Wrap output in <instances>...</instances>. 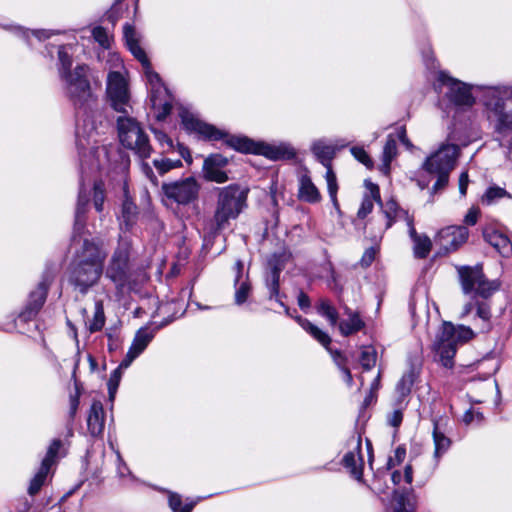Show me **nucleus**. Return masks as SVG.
Listing matches in <instances>:
<instances>
[{
    "mask_svg": "<svg viewBox=\"0 0 512 512\" xmlns=\"http://www.w3.org/2000/svg\"><path fill=\"white\" fill-rule=\"evenodd\" d=\"M70 46L61 45L58 49L57 70L63 83L67 97L76 110V146L81 162L85 161L87 152L94 156L98 148L95 146L97 124H102L103 113L96 96L92 93L89 72L86 64H78L71 69L73 58Z\"/></svg>",
    "mask_w": 512,
    "mask_h": 512,
    "instance_id": "f257e3e1",
    "label": "nucleus"
},
{
    "mask_svg": "<svg viewBox=\"0 0 512 512\" xmlns=\"http://www.w3.org/2000/svg\"><path fill=\"white\" fill-rule=\"evenodd\" d=\"M126 45L133 56L141 63L150 91V102L155 118L163 121L170 113L173 97L162 82L159 74L155 72L142 47L139 45L138 35L134 27L126 23L123 27Z\"/></svg>",
    "mask_w": 512,
    "mask_h": 512,
    "instance_id": "f03ea898",
    "label": "nucleus"
},
{
    "mask_svg": "<svg viewBox=\"0 0 512 512\" xmlns=\"http://www.w3.org/2000/svg\"><path fill=\"white\" fill-rule=\"evenodd\" d=\"M481 101L497 132L512 130V90L509 87L487 86Z\"/></svg>",
    "mask_w": 512,
    "mask_h": 512,
    "instance_id": "7ed1b4c3",
    "label": "nucleus"
},
{
    "mask_svg": "<svg viewBox=\"0 0 512 512\" xmlns=\"http://www.w3.org/2000/svg\"><path fill=\"white\" fill-rule=\"evenodd\" d=\"M248 190L237 184L218 189L217 202L213 215L214 231L227 228L230 220H235L247 207Z\"/></svg>",
    "mask_w": 512,
    "mask_h": 512,
    "instance_id": "20e7f679",
    "label": "nucleus"
},
{
    "mask_svg": "<svg viewBox=\"0 0 512 512\" xmlns=\"http://www.w3.org/2000/svg\"><path fill=\"white\" fill-rule=\"evenodd\" d=\"M131 251V240L128 237L121 236L107 265L104 267L103 273L114 284L117 294H122L131 287L133 277Z\"/></svg>",
    "mask_w": 512,
    "mask_h": 512,
    "instance_id": "39448f33",
    "label": "nucleus"
},
{
    "mask_svg": "<svg viewBox=\"0 0 512 512\" xmlns=\"http://www.w3.org/2000/svg\"><path fill=\"white\" fill-rule=\"evenodd\" d=\"M473 337L474 332L470 327L455 326L450 322H444L433 344V349L441 364L446 368H452L458 344L465 343Z\"/></svg>",
    "mask_w": 512,
    "mask_h": 512,
    "instance_id": "423d86ee",
    "label": "nucleus"
},
{
    "mask_svg": "<svg viewBox=\"0 0 512 512\" xmlns=\"http://www.w3.org/2000/svg\"><path fill=\"white\" fill-rule=\"evenodd\" d=\"M117 131L120 143L132 150L142 160L151 156L152 147L140 123L130 114L117 118Z\"/></svg>",
    "mask_w": 512,
    "mask_h": 512,
    "instance_id": "0eeeda50",
    "label": "nucleus"
},
{
    "mask_svg": "<svg viewBox=\"0 0 512 512\" xmlns=\"http://www.w3.org/2000/svg\"><path fill=\"white\" fill-rule=\"evenodd\" d=\"M462 292L471 299L488 300L500 288L498 280L486 278L481 265L460 266L457 268Z\"/></svg>",
    "mask_w": 512,
    "mask_h": 512,
    "instance_id": "6e6552de",
    "label": "nucleus"
},
{
    "mask_svg": "<svg viewBox=\"0 0 512 512\" xmlns=\"http://www.w3.org/2000/svg\"><path fill=\"white\" fill-rule=\"evenodd\" d=\"M227 145L242 153L263 155L266 158L278 160H290L296 156L295 149L288 143L269 144L256 142L244 136L229 137Z\"/></svg>",
    "mask_w": 512,
    "mask_h": 512,
    "instance_id": "1a4fd4ad",
    "label": "nucleus"
},
{
    "mask_svg": "<svg viewBox=\"0 0 512 512\" xmlns=\"http://www.w3.org/2000/svg\"><path fill=\"white\" fill-rule=\"evenodd\" d=\"M106 97L108 104L115 112L125 115L132 113L131 94L123 72H109L106 83Z\"/></svg>",
    "mask_w": 512,
    "mask_h": 512,
    "instance_id": "9d476101",
    "label": "nucleus"
},
{
    "mask_svg": "<svg viewBox=\"0 0 512 512\" xmlns=\"http://www.w3.org/2000/svg\"><path fill=\"white\" fill-rule=\"evenodd\" d=\"M177 110L181 124L188 133H195L205 140H223L226 144L229 137H232L226 131L203 122L191 107L179 104Z\"/></svg>",
    "mask_w": 512,
    "mask_h": 512,
    "instance_id": "9b49d317",
    "label": "nucleus"
},
{
    "mask_svg": "<svg viewBox=\"0 0 512 512\" xmlns=\"http://www.w3.org/2000/svg\"><path fill=\"white\" fill-rule=\"evenodd\" d=\"M200 188V184L194 177L162 184V191L165 197L178 205H189L197 201Z\"/></svg>",
    "mask_w": 512,
    "mask_h": 512,
    "instance_id": "f8f14e48",
    "label": "nucleus"
},
{
    "mask_svg": "<svg viewBox=\"0 0 512 512\" xmlns=\"http://www.w3.org/2000/svg\"><path fill=\"white\" fill-rule=\"evenodd\" d=\"M103 271V267L71 262L68 281L73 286L74 290L85 295L92 287L98 284L103 275Z\"/></svg>",
    "mask_w": 512,
    "mask_h": 512,
    "instance_id": "ddd939ff",
    "label": "nucleus"
},
{
    "mask_svg": "<svg viewBox=\"0 0 512 512\" xmlns=\"http://www.w3.org/2000/svg\"><path fill=\"white\" fill-rule=\"evenodd\" d=\"M438 82L448 88L447 97L454 105L458 107H471L475 103V98L472 94V89H483L482 86H471L461 82L446 72L441 71L438 73Z\"/></svg>",
    "mask_w": 512,
    "mask_h": 512,
    "instance_id": "4468645a",
    "label": "nucleus"
},
{
    "mask_svg": "<svg viewBox=\"0 0 512 512\" xmlns=\"http://www.w3.org/2000/svg\"><path fill=\"white\" fill-rule=\"evenodd\" d=\"M460 149L456 144H442L437 151L431 154L423 163L427 172L452 171L459 156Z\"/></svg>",
    "mask_w": 512,
    "mask_h": 512,
    "instance_id": "2eb2a0df",
    "label": "nucleus"
},
{
    "mask_svg": "<svg viewBox=\"0 0 512 512\" xmlns=\"http://www.w3.org/2000/svg\"><path fill=\"white\" fill-rule=\"evenodd\" d=\"M106 257L107 250L101 241L85 239L75 248L71 262L104 268Z\"/></svg>",
    "mask_w": 512,
    "mask_h": 512,
    "instance_id": "dca6fc26",
    "label": "nucleus"
},
{
    "mask_svg": "<svg viewBox=\"0 0 512 512\" xmlns=\"http://www.w3.org/2000/svg\"><path fill=\"white\" fill-rule=\"evenodd\" d=\"M50 283V276L44 275L37 287L30 292L26 305L18 315V320L28 322L37 316L46 301Z\"/></svg>",
    "mask_w": 512,
    "mask_h": 512,
    "instance_id": "f3484780",
    "label": "nucleus"
},
{
    "mask_svg": "<svg viewBox=\"0 0 512 512\" xmlns=\"http://www.w3.org/2000/svg\"><path fill=\"white\" fill-rule=\"evenodd\" d=\"M349 444L352 446V450L344 455L342 464L353 478L362 481L364 462L361 455V437H352Z\"/></svg>",
    "mask_w": 512,
    "mask_h": 512,
    "instance_id": "a211bd4d",
    "label": "nucleus"
},
{
    "mask_svg": "<svg viewBox=\"0 0 512 512\" xmlns=\"http://www.w3.org/2000/svg\"><path fill=\"white\" fill-rule=\"evenodd\" d=\"M228 164V159L221 154H212L208 156L203 163V176L207 181L224 183L228 180V175L224 170Z\"/></svg>",
    "mask_w": 512,
    "mask_h": 512,
    "instance_id": "6ab92c4d",
    "label": "nucleus"
},
{
    "mask_svg": "<svg viewBox=\"0 0 512 512\" xmlns=\"http://www.w3.org/2000/svg\"><path fill=\"white\" fill-rule=\"evenodd\" d=\"M154 336V330L149 327L140 328L136 332L125 358L120 363V367L128 368L130 364L147 348Z\"/></svg>",
    "mask_w": 512,
    "mask_h": 512,
    "instance_id": "aec40b11",
    "label": "nucleus"
},
{
    "mask_svg": "<svg viewBox=\"0 0 512 512\" xmlns=\"http://www.w3.org/2000/svg\"><path fill=\"white\" fill-rule=\"evenodd\" d=\"M468 235L469 231L464 226H449L438 233V240L446 252H451L465 243Z\"/></svg>",
    "mask_w": 512,
    "mask_h": 512,
    "instance_id": "412c9836",
    "label": "nucleus"
},
{
    "mask_svg": "<svg viewBox=\"0 0 512 512\" xmlns=\"http://www.w3.org/2000/svg\"><path fill=\"white\" fill-rule=\"evenodd\" d=\"M476 309V316L482 320L480 327L481 332H489L491 329V307L487 300L476 298L471 299L470 302L466 303L461 313V318L469 315L473 309Z\"/></svg>",
    "mask_w": 512,
    "mask_h": 512,
    "instance_id": "4be33fe9",
    "label": "nucleus"
},
{
    "mask_svg": "<svg viewBox=\"0 0 512 512\" xmlns=\"http://www.w3.org/2000/svg\"><path fill=\"white\" fill-rule=\"evenodd\" d=\"M90 196L86 192V189L83 185L80 186L78 199L75 209V219L73 226V241H76V235H81L84 233L86 227V213L89 209Z\"/></svg>",
    "mask_w": 512,
    "mask_h": 512,
    "instance_id": "5701e85b",
    "label": "nucleus"
},
{
    "mask_svg": "<svg viewBox=\"0 0 512 512\" xmlns=\"http://www.w3.org/2000/svg\"><path fill=\"white\" fill-rule=\"evenodd\" d=\"M298 199L300 201L309 203V204H317L322 200V195L320 190L312 181V178L308 174V172H304L298 177Z\"/></svg>",
    "mask_w": 512,
    "mask_h": 512,
    "instance_id": "b1692460",
    "label": "nucleus"
},
{
    "mask_svg": "<svg viewBox=\"0 0 512 512\" xmlns=\"http://www.w3.org/2000/svg\"><path fill=\"white\" fill-rule=\"evenodd\" d=\"M346 145L347 144L345 142L329 143L326 140L320 139L313 142L311 150L327 169L328 167H332L331 160L335 156L336 151Z\"/></svg>",
    "mask_w": 512,
    "mask_h": 512,
    "instance_id": "393cba45",
    "label": "nucleus"
},
{
    "mask_svg": "<svg viewBox=\"0 0 512 512\" xmlns=\"http://www.w3.org/2000/svg\"><path fill=\"white\" fill-rule=\"evenodd\" d=\"M380 207L386 218L385 230L389 229L398 220H404L408 227L409 221L414 222L413 217L406 210L400 208L397 202L392 199L384 204L381 202Z\"/></svg>",
    "mask_w": 512,
    "mask_h": 512,
    "instance_id": "a878e982",
    "label": "nucleus"
},
{
    "mask_svg": "<svg viewBox=\"0 0 512 512\" xmlns=\"http://www.w3.org/2000/svg\"><path fill=\"white\" fill-rule=\"evenodd\" d=\"M105 412L103 404L99 400H94L90 407L87 417V427L90 434L94 437L99 436L104 431Z\"/></svg>",
    "mask_w": 512,
    "mask_h": 512,
    "instance_id": "bb28decb",
    "label": "nucleus"
},
{
    "mask_svg": "<svg viewBox=\"0 0 512 512\" xmlns=\"http://www.w3.org/2000/svg\"><path fill=\"white\" fill-rule=\"evenodd\" d=\"M365 187L367 193L363 196L361 206L357 212V216L360 219L366 218L373 210L374 203L381 204L380 190L378 185L374 184L369 180H365Z\"/></svg>",
    "mask_w": 512,
    "mask_h": 512,
    "instance_id": "cd10ccee",
    "label": "nucleus"
},
{
    "mask_svg": "<svg viewBox=\"0 0 512 512\" xmlns=\"http://www.w3.org/2000/svg\"><path fill=\"white\" fill-rule=\"evenodd\" d=\"M485 240L493 246L502 256L508 257L512 254V244L509 237L495 229L484 231Z\"/></svg>",
    "mask_w": 512,
    "mask_h": 512,
    "instance_id": "c85d7f7f",
    "label": "nucleus"
},
{
    "mask_svg": "<svg viewBox=\"0 0 512 512\" xmlns=\"http://www.w3.org/2000/svg\"><path fill=\"white\" fill-rule=\"evenodd\" d=\"M408 232L410 238L414 243V256L418 259L426 258L429 255L432 248V242L430 238L425 234H417L416 229L414 227V222L412 223L411 221H409Z\"/></svg>",
    "mask_w": 512,
    "mask_h": 512,
    "instance_id": "c756f323",
    "label": "nucleus"
},
{
    "mask_svg": "<svg viewBox=\"0 0 512 512\" xmlns=\"http://www.w3.org/2000/svg\"><path fill=\"white\" fill-rule=\"evenodd\" d=\"M393 512H414L416 508L413 491L395 490L392 498Z\"/></svg>",
    "mask_w": 512,
    "mask_h": 512,
    "instance_id": "7c9ffc66",
    "label": "nucleus"
},
{
    "mask_svg": "<svg viewBox=\"0 0 512 512\" xmlns=\"http://www.w3.org/2000/svg\"><path fill=\"white\" fill-rule=\"evenodd\" d=\"M282 270V267L278 265H274L270 271V275L267 278V287L269 289L270 293V299H275L281 306L284 307L285 313L288 316L293 317L290 314V309L284 305V303L280 300V294H279V278H280V272Z\"/></svg>",
    "mask_w": 512,
    "mask_h": 512,
    "instance_id": "2f4dec72",
    "label": "nucleus"
},
{
    "mask_svg": "<svg viewBox=\"0 0 512 512\" xmlns=\"http://www.w3.org/2000/svg\"><path fill=\"white\" fill-rule=\"evenodd\" d=\"M294 319L303 328V330H305L307 333H309L314 339H316L324 347L328 348L329 344L331 343V338L326 332L319 329L316 325L311 323L306 318H303L301 316H295Z\"/></svg>",
    "mask_w": 512,
    "mask_h": 512,
    "instance_id": "473e14b6",
    "label": "nucleus"
},
{
    "mask_svg": "<svg viewBox=\"0 0 512 512\" xmlns=\"http://www.w3.org/2000/svg\"><path fill=\"white\" fill-rule=\"evenodd\" d=\"M397 156V143L393 135H388L386 143L382 152V163L380 170L385 175L390 172V165L392 160Z\"/></svg>",
    "mask_w": 512,
    "mask_h": 512,
    "instance_id": "72a5a7b5",
    "label": "nucleus"
},
{
    "mask_svg": "<svg viewBox=\"0 0 512 512\" xmlns=\"http://www.w3.org/2000/svg\"><path fill=\"white\" fill-rule=\"evenodd\" d=\"M348 319L342 320L338 324L340 333L343 336H349L360 331L364 327V322L359 314L352 311H347Z\"/></svg>",
    "mask_w": 512,
    "mask_h": 512,
    "instance_id": "f704fd0d",
    "label": "nucleus"
},
{
    "mask_svg": "<svg viewBox=\"0 0 512 512\" xmlns=\"http://www.w3.org/2000/svg\"><path fill=\"white\" fill-rule=\"evenodd\" d=\"M416 379V373L413 369L406 372L396 385L398 395L397 405L401 406L405 398L410 394L412 386Z\"/></svg>",
    "mask_w": 512,
    "mask_h": 512,
    "instance_id": "c9c22d12",
    "label": "nucleus"
},
{
    "mask_svg": "<svg viewBox=\"0 0 512 512\" xmlns=\"http://www.w3.org/2000/svg\"><path fill=\"white\" fill-rule=\"evenodd\" d=\"M51 468L46 466V464H41L38 471L31 479L30 484L28 486V494L30 496H34L39 493L43 485L47 481V477L50 473Z\"/></svg>",
    "mask_w": 512,
    "mask_h": 512,
    "instance_id": "e433bc0d",
    "label": "nucleus"
},
{
    "mask_svg": "<svg viewBox=\"0 0 512 512\" xmlns=\"http://www.w3.org/2000/svg\"><path fill=\"white\" fill-rule=\"evenodd\" d=\"M317 313L326 318L331 326L338 324V311L328 299H320L316 305Z\"/></svg>",
    "mask_w": 512,
    "mask_h": 512,
    "instance_id": "4c0bfd02",
    "label": "nucleus"
},
{
    "mask_svg": "<svg viewBox=\"0 0 512 512\" xmlns=\"http://www.w3.org/2000/svg\"><path fill=\"white\" fill-rule=\"evenodd\" d=\"M502 198L512 199V195L504 188L493 185L487 188L482 196V203L492 205Z\"/></svg>",
    "mask_w": 512,
    "mask_h": 512,
    "instance_id": "58836bf2",
    "label": "nucleus"
},
{
    "mask_svg": "<svg viewBox=\"0 0 512 512\" xmlns=\"http://www.w3.org/2000/svg\"><path fill=\"white\" fill-rule=\"evenodd\" d=\"M433 440L435 445L434 457L438 460L443 454H445L448 451L451 445V441L448 437H446L442 432L438 430L437 424H435L434 426Z\"/></svg>",
    "mask_w": 512,
    "mask_h": 512,
    "instance_id": "ea45409f",
    "label": "nucleus"
},
{
    "mask_svg": "<svg viewBox=\"0 0 512 512\" xmlns=\"http://www.w3.org/2000/svg\"><path fill=\"white\" fill-rule=\"evenodd\" d=\"M105 325V314L103 302L101 300L95 301L94 315L88 322V329L91 333L100 331Z\"/></svg>",
    "mask_w": 512,
    "mask_h": 512,
    "instance_id": "a19ab883",
    "label": "nucleus"
},
{
    "mask_svg": "<svg viewBox=\"0 0 512 512\" xmlns=\"http://www.w3.org/2000/svg\"><path fill=\"white\" fill-rule=\"evenodd\" d=\"M325 180L327 183V190L330 197V200L335 208H339L337 193H338V183L335 172L332 167H328L325 173Z\"/></svg>",
    "mask_w": 512,
    "mask_h": 512,
    "instance_id": "79ce46f5",
    "label": "nucleus"
},
{
    "mask_svg": "<svg viewBox=\"0 0 512 512\" xmlns=\"http://www.w3.org/2000/svg\"><path fill=\"white\" fill-rule=\"evenodd\" d=\"M14 31H15L16 35L27 40L29 45H31L30 36H34L39 41H41V40L50 38L54 34L59 33L58 31H53V30H31V31H29V30H25L22 27H14Z\"/></svg>",
    "mask_w": 512,
    "mask_h": 512,
    "instance_id": "37998d69",
    "label": "nucleus"
},
{
    "mask_svg": "<svg viewBox=\"0 0 512 512\" xmlns=\"http://www.w3.org/2000/svg\"><path fill=\"white\" fill-rule=\"evenodd\" d=\"M137 206L129 199H125L122 204L121 224L123 223L128 229L136 219Z\"/></svg>",
    "mask_w": 512,
    "mask_h": 512,
    "instance_id": "c03bdc74",
    "label": "nucleus"
},
{
    "mask_svg": "<svg viewBox=\"0 0 512 512\" xmlns=\"http://www.w3.org/2000/svg\"><path fill=\"white\" fill-rule=\"evenodd\" d=\"M62 448V441L60 439H54L50 446L48 447L47 453L43 458L41 464H46V466L52 468L53 465L57 462V457L59 451Z\"/></svg>",
    "mask_w": 512,
    "mask_h": 512,
    "instance_id": "a18cd8bd",
    "label": "nucleus"
},
{
    "mask_svg": "<svg viewBox=\"0 0 512 512\" xmlns=\"http://www.w3.org/2000/svg\"><path fill=\"white\" fill-rule=\"evenodd\" d=\"M104 201V184L101 181H97L93 186V204L98 213H102Z\"/></svg>",
    "mask_w": 512,
    "mask_h": 512,
    "instance_id": "49530a36",
    "label": "nucleus"
},
{
    "mask_svg": "<svg viewBox=\"0 0 512 512\" xmlns=\"http://www.w3.org/2000/svg\"><path fill=\"white\" fill-rule=\"evenodd\" d=\"M376 352L373 348H365L360 355V364L364 370H370L375 366Z\"/></svg>",
    "mask_w": 512,
    "mask_h": 512,
    "instance_id": "de8ad7c7",
    "label": "nucleus"
},
{
    "mask_svg": "<svg viewBox=\"0 0 512 512\" xmlns=\"http://www.w3.org/2000/svg\"><path fill=\"white\" fill-rule=\"evenodd\" d=\"M391 479H392V482L395 485H399L403 480L407 484H411L412 481H413V468H412V466L409 465V464L406 465L403 474L400 471L395 470L392 473Z\"/></svg>",
    "mask_w": 512,
    "mask_h": 512,
    "instance_id": "09e8293b",
    "label": "nucleus"
},
{
    "mask_svg": "<svg viewBox=\"0 0 512 512\" xmlns=\"http://www.w3.org/2000/svg\"><path fill=\"white\" fill-rule=\"evenodd\" d=\"M153 164L161 175L165 174L166 172L170 171L173 168L182 166V162L179 159L175 161L170 159H155L153 161Z\"/></svg>",
    "mask_w": 512,
    "mask_h": 512,
    "instance_id": "8fccbe9b",
    "label": "nucleus"
},
{
    "mask_svg": "<svg viewBox=\"0 0 512 512\" xmlns=\"http://www.w3.org/2000/svg\"><path fill=\"white\" fill-rule=\"evenodd\" d=\"M92 36L94 40L99 43L103 48H108L110 46V36L105 28L101 26H97L92 30Z\"/></svg>",
    "mask_w": 512,
    "mask_h": 512,
    "instance_id": "3c124183",
    "label": "nucleus"
},
{
    "mask_svg": "<svg viewBox=\"0 0 512 512\" xmlns=\"http://www.w3.org/2000/svg\"><path fill=\"white\" fill-rule=\"evenodd\" d=\"M351 153L360 163L365 165L368 169H371L373 167L372 159L362 147H352Z\"/></svg>",
    "mask_w": 512,
    "mask_h": 512,
    "instance_id": "603ef678",
    "label": "nucleus"
},
{
    "mask_svg": "<svg viewBox=\"0 0 512 512\" xmlns=\"http://www.w3.org/2000/svg\"><path fill=\"white\" fill-rule=\"evenodd\" d=\"M121 369H126L125 367H118L113 371V373L110 376L109 382H108V391L110 399L114 398V395L116 393V390L118 388V384L121 378Z\"/></svg>",
    "mask_w": 512,
    "mask_h": 512,
    "instance_id": "864d4df0",
    "label": "nucleus"
},
{
    "mask_svg": "<svg viewBox=\"0 0 512 512\" xmlns=\"http://www.w3.org/2000/svg\"><path fill=\"white\" fill-rule=\"evenodd\" d=\"M406 457V449L403 446H398L394 451V456L389 457L387 461V468L392 469L401 464Z\"/></svg>",
    "mask_w": 512,
    "mask_h": 512,
    "instance_id": "5fc2aeb1",
    "label": "nucleus"
},
{
    "mask_svg": "<svg viewBox=\"0 0 512 512\" xmlns=\"http://www.w3.org/2000/svg\"><path fill=\"white\" fill-rule=\"evenodd\" d=\"M250 293V285L248 282L244 281L242 282L237 288L235 292V303L237 305L243 304Z\"/></svg>",
    "mask_w": 512,
    "mask_h": 512,
    "instance_id": "6e6d98bb",
    "label": "nucleus"
},
{
    "mask_svg": "<svg viewBox=\"0 0 512 512\" xmlns=\"http://www.w3.org/2000/svg\"><path fill=\"white\" fill-rule=\"evenodd\" d=\"M451 171H442V172H429L430 174H436L437 175V181L434 183L432 187V191L434 193L438 192L439 190L444 189L449 181V174Z\"/></svg>",
    "mask_w": 512,
    "mask_h": 512,
    "instance_id": "4d7b16f0",
    "label": "nucleus"
},
{
    "mask_svg": "<svg viewBox=\"0 0 512 512\" xmlns=\"http://www.w3.org/2000/svg\"><path fill=\"white\" fill-rule=\"evenodd\" d=\"M334 360L337 363V365L340 367L341 371L343 372L344 381L346 382V384L348 386H352V384H353L352 374H351L350 370L346 366L343 365V358L341 357L339 352L335 353Z\"/></svg>",
    "mask_w": 512,
    "mask_h": 512,
    "instance_id": "13d9d810",
    "label": "nucleus"
},
{
    "mask_svg": "<svg viewBox=\"0 0 512 512\" xmlns=\"http://www.w3.org/2000/svg\"><path fill=\"white\" fill-rule=\"evenodd\" d=\"M377 251L378 250L376 247H369L368 249H366L360 261L361 266L369 267L375 260Z\"/></svg>",
    "mask_w": 512,
    "mask_h": 512,
    "instance_id": "bf43d9fd",
    "label": "nucleus"
},
{
    "mask_svg": "<svg viewBox=\"0 0 512 512\" xmlns=\"http://www.w3.org/2000/svg\"><path fill=\"white\" fill-rule=\"evenodd\" d=\"M116 455H117V461H118V465H117L118 475L121 478H124L126 476H132L130 469L128 468L127 464L124 462L119 451L116 452Z\"/></svg>",
    "mask_w": 512,
    "mask_h": 512,
    "instance_id": "052dcab7",
    "label": "nucleus"
},
{
    "mask_svg": "<svg viewBox=\"0 0 512 512\" xmlns=\"http://www.w3.org/2000/svg\"><path fill=\"white\" fill-rule=\"evenodd\" d=\"M168 502L169 507L174 512H179L183 508L181 496L177 493L170 492Z\"/></svg>",
    "mask_w": 512,
    "mask_h": 512,
    "instance_id": "680f3d73",
    "label": "nucleus"
},
{
    "mask_svg": "<svg viewBox=\"0 0 512 512\" xmlns=\"http://www.w3.org/2000/svg\"><path fill=\"white\" fill-rule=\"evenodd\" d=\"M388 423L392 427H399L403 420L402 409H395L392 413L388 415Z\"/></svg>",
    "mask_w": 512,
    "mask_h": 512,
    "instance_id": "e2e57ef3",
    "label": "nucleus"
},
{
    "mask_svg": "<svg viewBox=\"0 0 512 512\" xmlns=\"http://www.w3.org/2000/svg\"><path fill=\"white\" fill-rule=\"evenodd\" d=\"M79 404H80L79 394L76 393L75 395H71L70 396V407H69V417L71 420H73L74 417L76 416V413L79 408Z\"/></svg>",
    "mask_w": 512,
    "mask_h": 512,
    "instance_id": "0e129e2a",
    "label": "nucleus"
},
{
    "mask_svg": "<svg viewBox=\"0 0 512 512\" xmlns=\"http://www.w3.org/2000/svg\"><path fill=\"white\" fill-rule=\"evenodd\" d=\"M478 216H479V209L476 208V207H471L467 214L465 215L464 217V222L467 224V225H475L477 223V220H478Z\"/></svg>",
    "mask_w": 512,
    "mask_h": 512,
    "instance_id": "69168bd1",
    "label": "nucleus"
},
{
    "mask_svg": "<svg viewBox=\"0 0 512 512\" xmlns=\"http://www.w3.org/2000/svg\"><path fill=\"white\" fill-rule=\"evenodd\" d=\"M141 171L154 185L158 184V179L155 176L152 167L148 163L144 161L141 162Z\"/></svg>",
    "mask_w": 512,
    "mask_h": 512,
    "instance_id": "338daca9",
    "label": "nucleus"
},
{
    "mask_svg": "<svg viewBox=\"0 0 512 512\" xmlns=\"http://www.w3.org/2000/svg\"><path fill=\"white\" fill-rule=\"evenodd\" d=\"M152 131L155 135V138L162 146L166 145L168 148L172 147V140L168 137L166 133L157 129H153Z\"/></svg>",
    "mask_w": 512,
    "mask_h": 512,
    "instance_id": "774afa93",
    "label": "nucleus"
}]
</instances>
